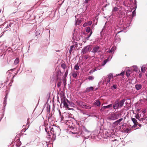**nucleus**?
Returning a JSON list of instances; mask_svg holds the SVG:
<instances>
[{"instance_id": "f257e3e1", "label": "nucleus", "mask_w": 147, "mask_h": 147, "mask_svg": "<svg viewBox=\"0 0 147 147\" xmlns=\"http://www.w3.org/2000/svg\"><path fill=\"white\" fill-rule=\"evenodd\" d=\"M126 99L125 98L119 101V99H116L113 105V108L114 109H118L123 107L124 103L126 101Z\"/></svg>"}, {"instance_id": "f03ea898", "label": "nucleus", "mask_w": 147, "mask_h": 147, "mask_svg": "<svg viewBox=\"0 0 147 147\" xmlns=\"http://www.w3.org/2000/svg\"><path fill=\"white\" fill-rule=\"evenodd\" d=\"M113 77V73H110L109 74L107 75V76H104L102 79V80L100 82L101 83H102L104 84L106 83L107 85L109 86L110 83V80L111 78Z\"/></svg>"}, {"instance_id": "7ed1b4c3", "label": "nucleus", "mask_w": 147, "mask_h": 147, "mask_svg": "<svg viewBox=\"0 0 147 147\" xmlns=\"http://www.w3.org/2000/svg\"><path fill=\"white\" fill-rule=\"evenodd\" d=\"M61 104L60 107L61 108H62V104H63V107L66 109H69V105L68 103L69 100L65 97H63L61 98Z\"/></svg>"}, {"instance_id": "20e7f679", "label": "nucleus", "mask_w": 147, "mask_h": 147, "mask_svg": "<svg viewBox=\"0 0 147 147\" xmlns=\"http://www.w3.org/2000/svg\"><path fill=\"white\" fill-rule=\"evenodd\" d=\"M121 117V114L118 113H113L111 114L107 117L109 120H115Z\"/></svg>"}, {"instance_id": "39448f33", "label": "nucleus", "mask_w": 147, "mask_h": 147, "mask_svg": "<svg viewBox=\"0 0 147 147\" xmlns=\"http://www.w3.org/2000/svg\"><path fill=\"white\" fill-rule=\"evenodd\" d=\"M103 136L105 138H107V137L113 138L114 135H113V133L112 134L111 132H110L109 131L104 130L103 131Z\"/></svg>"}, {"instance_id": "423d86ee", "label": "nucleus", "mask_w": 147, "mask_h": 147, "mask_svg": "<svg viewBox=\"0 0 147 147\" xmlns=\"http://www.w3.org/2000/svg\"><path fill=\"white\" fill-rule=\"evenodd\" d=\"M122 31H123L121 30L120 31L117 32V33L116 34V36L115 37L114 43H116L118 44L120 42L121 39L120 38V36L119 35H117V34L122 32Z\"/></svg>"}, {"instance_id": "0eeeda50", "label": "nucleus", "mask_w": 147, "mask_h": 147, "mask_svg": "<svg viewBox=\"0 0 147 147\" xmlns=\"http://www.w3.org/2000/svg\"><path fill=\"white\" fill-rule=\"evenodd\" d=\"M91 47L90 45H88L85 47L82 50V52L83 54L86 53L89 50Z\"/></svg>"}, {"instance_id": "6e6552de", "label": "nucleus", "mask_w": 147, "mask_h": 147, "mask_svg": "<svg viewBox=\"0 0 147 147\" xmlns=\"http://www.w3.org/2000/svg\"><path fill=\"white\" fill-rule=\"evenodd\" d=\"M92 52L95 54L96 53H100V47L98 46H95L93 49L91 51Z\"/></svg>"}, {"instance_id": "1a4fd4ad", "label": "nucleus", "mask_w": 147, "mask_h": 147, "mask_svg": "<svg viewBox=\"0 0 147 147\" xmlns=\"http://www.w3.org/2000/svg\"><path fill=\"white\" fill-rule=\"evenodd\" d=\"M54 130V131H53L54 134H53V135L55 136L57 135L59 136L60 135V131H61L60 129L56 127V128H55V129Z\"/></svg>"}, {"instance_id": "9d476101", "label": "nucleus", "mask_w": 147, "mask_h": 147, "mask_svg": "<svg viewBox=\"0 0 147 147\" xmlns=\"http://www.w3.org/2000/svg\"><path fill=\"white\" fill-rule=\"evenodd\" d=\"M141 71L143 73H145V71H147V64L143 65L141 67Z\"/></svg>"}, {"instance_id": "9b49d317", "label": "nucleus", "mask_w": 147, "mask_h": 147, "mask_svg": "<svg viewBox=\"0 0 147 147\" xmlns=\"http://www.w3.org/2000/svg\"><path fill=\"white\" fill-rule=\"evenodd\" d=\"M82 108L87 109H91V106L89 105L84 103V104L83 105Z\"/></svg>"}, {"instance_id": "f8f14e48", "label": "nucleus", "mask_w": 147, "mask_h": 147, "mask_svg": "<svg viewBox=\"0 0 147 147\" xmlns=\"http://www.w3.org/2000/svg\"><path fill=\"white\" fill-rule=\"evenodd\" d=\"M131 120L134 123V125L132 127H136L138 124L137 120L134 118H131Z\"/></svg>"}, {"instance_id": "ddd939ff", "label": "nucleus", "mask_w": 147, "mask_h": 147, "mask_svg": "<svg viewBox=\"0 0 147 147\" xmlns=\"http://www.w3.org/2000/svg\"><path fill=\"white\" fill-rule=\"evenodd\" d=\"M84 102L80 100H77L76 101V103L77 105L82 108L83 105L84 104Z\"/></svg>"}, {"instance_id": "4468645a", "label": "nucleus", "mask_w": 147, "mask_h": 147, "mask_svg": "<svg viewBox=\"0 0 147 147\" xmlns=\"http://www.w3.org/2000/svg\"><path fill=\"white\" fill-rule=\"evenodd\" d=\"M71 119H72V118L69 117L68 120H67V124H68V123H69V126L72 125V124H73V123L72 122V121H71Z\"/></svg>"}, {"instance_id": "2eb2a0df", "label": "nucleus", "mask_w": 147, "mask_h": 147, "mask_svg": "<svg viewBox=\"0 0 147 147\" xmlns=\"http://www.w3.org/2000/svg\"><path fill=\"white\" fill-rule=\"evenodd\" d=\"M94 88L93 86H91L90 87L87 88H86L85 90V92H89L91 91Z\"/></svg>"}, {"instance_id": "dca6fc26", "label": "nucleus", "mask_w": 147, "mask_h": 147, "mask_svg": "<svg viewBox=\"0 0 147 147\" xmlns=\"http://www.w3.org/2000/svg\"><path fill=\"white\" fill-rule=\"evenodd\" d=\"M142 87V85L141 84H136L135 85V88L137 90L140 89Z\"/></svg>"}, {"instance_id": "f3484780", "label": "nucleus", "mask_w": 147, "mask_h": 147, "mask_svg": "<svg viewBox=\"0 0 147 147\" xmlns=\"http://www.w3.org/2000/svg\"><path fill=\"white\" fill-rule=\"evenodd\" d=\"M68 103L69 107H71L75 108L76 107V105L71 101L69 100Z\"/></svg>"}, {"instance_id": "a211bd4d", "label": "nucleus", "mask_w": 147, "mask_h": 147, "mask_svg": "<svg viewBox=\"0 0 147 147\" xmlns=\"http://www.w3.org/2000/svg\"><path fill=\"white\" fill-rule=\"evenodd\" d=\"M7 94L4 98L3 102V106L5 107L7 104Z\"/></svg>"}, {"instance_id": "6ab92c4d", "label": "nucleus", "mask_w": 147, "mask_h": 147, "mask_svg": "<svg viewBox=\"0 0 147 147\" xmlns=\"http://www.w3.org/2000/svg\"><path fill=\"white\" fill-rule=\"evenodd\" d=\"M81 18L80 19H76V23L75 24L76 25H79L82 22V20H81Z\"/></svg>"}, {"instance_id": "aec40b11", "label": "nucleus", "mask_w": 147, "mask_h": 147, "mask_svg": "<svg viewBox=\"0 0 147 147\" xmlns=\"http://www.w3.org/2000/svg\"><path fill=\"white\" fill-rule=\"evenodd\" d=\"M110 60L109 59V58H107L106 59L104 60L103 62L101 64V66H104L105 64H106Z\"/></svg>"}, {"instance_id": "412c9836", "label": "nucleus", "mask_w": 147, "mask_h": 147, "mask_svg": "<svg viewBox=\"0 0 147 147\" xmlns=\"http://www.w3.org/2000/svg\"><path fill=\"white\" fill-rule=\"evenodd\" d=\"M9 27L10 28L11 27H12L14 26V24L13 22H10L9 24H7Z\"/></svg>"}, {"instance_id": "4be33fe9", "label": "nucleus", "mask_w": 147, "mask_h": 147, "mask_svg": "<svg viewBox=\"0 0 147 147\" xmlns=\"http://www.w3.org/2000/svg\"><path fill=\"white\" fill-rule=\"evenodd\" d=\"M47 117H48V121L49 122H51L52 121V115L51 116H50V114L47 115Z\"/></svg>"}, {"instance_id": "5701e85b", "label": "nucleus", "mask_w": 147, "mask_h": 147, "mask_svg": "<svg viewBox=\"0 0 147 147\" xmlns=\"http://www.w3.org/2000/svg\"><path fill=\"white\" fill-rule=\"evenodd\" d=\"M94 104L97 106H98L100 105V103L99 100H97L95 101Z\"/></svg>"}, {"instance_id": "b1692460", "label": "nucleus", "mask_w": 147, "mask_h": 147, "mask_svg": "<svg viewBox=\"0 0 147 147\" xmlns=\"http://www.w3.org/2000/svg\"><path fill=\"white\" fill-rule=\"evenodd\" d=\"M117 86L116 84H114L111 87V88L112 90H114L115 89L117 88Z\"/></svg>"}, {"instance_id": "393cba45", "label": "nucleus", "mask_w": 147, "mask_h": 147, "mask_svg": "<svg viewBox=\"0 0 147 147\" xmlns=\"http://www.w3.org/2000/svg\"><path fill=\"white\" fill-rule=\"evenodd\" d=\"M124 72L123 71H122L120 74H116L115 76H114L115 77H116L117 76H124Z\"/></svg>"}, {"instance_id": "a878e982", "label": "nucleus", "mask_w": 147, "mask_h": 147, "mask_svg": "<svg viewBox=\"0 0 147 147\" xmlns=\"http://www.w3.org/2000/svg\"><path fill=\"white\" fill-rule=\"evenodd\" d=\"M131 73V71L130 70H128L126 71V75L127 77H129Z\"/></svg>"}, {"instance_id": "bb28decb", "label": "nucleus", "mask_w": 147, "mask_h": 147, "mask_svg": "<svg viewBox=\"0 0 147 147\" xmlns=\"http://www.w3.org/2000/svg\"><path fill=\"white\" fill-rule=\"evenodd\" d=\"M19 59L17 58L15 60V61H14V63L15 65H16L18 63H19Z\"/></svg>"}, {"instance_id": "cd10ccee", "label": "nucleus", "mask_w": 147, "mask_h": 147, "mask_svg": "<svg viewBox=\"0 0 147 147\" xmlns=\"http://www.w3.org/2000/svg\"><path fill=\"white\" fill-rule=\"evenodd\" d=\"M74 48V45H72L71 46L70 48V49L69 50V53H70V54L71 53V52H72L73 49Z\"/></svg>"}, {"instance_id": "c85d7f7f", "label": "nucleus", "mask_w": 147, "mask_h": 147, "mask_svg": "<svg viewBox=\"0 0 147 147\" xmlns=\"http://www.w3.org/2000/svg\"><path fill=\"white\" fill-rule=\"evenodd\" d=\"M55 128H56L55 127H51L50 129V132L52 134H54V132L53 131H54V129H55Z\"/></svg>"}, {"instance_id": "c756f323", "label": "nucleus", "mask_w": 147, "mask_h": 147, "mask_svg": "<svg viewBox=\"0 0 147 147\" xmlns=\"http://www.w3.org/2000/svg\"><path fill=\"white\" fill-rule=\"evenodd\" d=\"M72 75L74 78H76L77 76V74L76 72H74L72 73Z\"/></svg>"}, {"instance_id": "7c9ffc66", "label": "nucleus", "mask_w": 147, "mask_h": 147, "mask_svg": "<svg viewBox=\"0 0 147 147\" xmlns=\"http://www.w3.org/2000/svg\"><path fill=\"white\" fill-rule=\"evenodd\" d=\"M74 32H75V30H74ZM77 34L76 32H74L73 33V38L74 39L77 38Z\"/></svg>"}, {"instance_id": "2f4dec72", "label": "nucleus", "mask_w": 147, "mask_h": 147, "mask_svg": "<svg viewBox=\"0 0 147 147\" xmlns=\"http://www.w3.org/2000/svg\"><path fill=\"white\" fill-rule=\"evenodd\" d=\"M94 78V77L92 76H90L88 77V79L89 80H93Z\"/></svg>"}, {"instance_id": "473e14b6", "label": "nucleus", "mask_w": 147, "mask_h": 147, "mask_svg": "<svg viewBox=\"0 0 147 147\" xmlns=\"http://www.w3.org/2000/svg\"><path fill=\"white\" fill-rule=\"evenodd\" d=\"M47 112L49 113L50 112V105H48L47 107Z\"/></svg>"}, {"instance_id": "72a5a7b5", "label": "nucleus", "mask_w": 147, "mask_h": 147, "mask_svg": "<svg viewBox=\"0 0 147 147\" xmlns=\"http://www.w3.org/2000/svg\"><path fill=\"white\" fill-rule=\"evenodd\" d=\"M112 104H110L106 106H104L105 109L109 108L110 107H112Z\"/></svg>"}, {"instance_id": "f704fd0d", "label": "nucleus", "mask_w": 147, "mask_h": 147, "mask_svg": "<svg viewBox=\"0 0 147 147\" xmlns=\"http://www.w3.org/2000/svg\"><path fill=\"white\" fill-rule=\"evenodd\" d=\"M134 68V70L136 71H138V67L136 65H134L133 66Z\"/></svg>"}, {"instance_id": "c9c22d12", "label": "nucleus", "mask_w": 147, "mask_h": 147, "mask_svg": "<svg viewBox=\"0 0 147 147\" xmlns=\"http://www.w3.org/2000/svg\"><path fill=\"white\" fill-rule=\"evenodd\" d=\"M83 130L86 132L87 133H89L90 131H88L85 127V126H83Z\"/></svg>"}, {"instance_id": "e433bc0d", "label": "nucleus", "mask_w": 147, "mask_h": 147, "mask_svg": "<svg viewBox=\"0 0 147 147\" xmlns=\"http://www.w3.org/2000/svg\"><path fill=\"white\" fill-rule=\"evenodd\" d=\"M118 10V8L116 7H114L112 9L113 11H116Z\"/></svg>"}, {"instance_id": "4c0bfd02", "label": "nucleus", "mask_w": 147, "mask_h": 147, "mask_svg": "<svg viewBox=\"0 0 147 147\" xmlns=\"http://www.w3.org/2000/svg\"><path fill=\"white\" fill-rule=\"evenodd\" d=\"M146 117H145L144 118H142V122L143 123H146V121H147V119H146Z\"/></svg>"}, {"instance_id": "58836bf2", "label": "nucleus", "mask_w": 147, "mask_h": 147, "mask_svg": "<svg viewBox=\"0 0 147 147\" xmlns=\"http://www.w3.org/2000/svg\"><path fill=\"white\" fill-rule=\"evenodd\" d=\"M86 32L88 33H89L90 32V29L89 27H88L86 28Z\"/></svg>"}, {"instance_id": "ea45409f", "label": "nucleus", "mask_w": 147, "mask_h": 147, "mask_svg": "<svg viewBox=\"0 0 147 147\" xmlns=\"http://www.w3.org/2000/svg\"><path fill=\"white\" fill-rule=\"evenodd\" d=\"M74 69L76 70H78L79 69V67L77 64H76L74 66Z\"/></svg>"}, {"instance_id": "a19ab883", "label": "nucleus", "mask_w": 147, "mask_h": 147, "mask_svg": "<svg viewBox=\"0 0 147 147\" xmlns=\"http://www.w3.org/2000/svg\"><path fill=\"white\" fill-rule=\"evenodd\" d=\"M119 124V123H117V121L113 122V125H115V126H117Z\"/></svg>"}, {"instance_id": "79ce46f5", "label": "nucleus", "mask_w": 147, "mask_h": 147, "mask_svg": "<svg viewBox=\"0 0 147 147\" xmlns=\"http://www.w3.org/2000/svg\"><path fill=\"white\" fill-rule=\"evenodd\" d=\"M105 109L104 106L102 107L100 109V111L101 112L103 111Z\"/></svg>"}, {"instance_id": "37998d69", "label": "nucleus", "mask_w": 147, "mask_h": 147, "mask_svg": "<svg viewBox=\"0 0 147 147\" xmlns=\"http://www.w3.org/2000/svg\"><path fill=\"white\" fill-rule=\"evenodd\" d=\"M61 66L64 69H65L66 67V66L64 64H61Z\"/></svg>"}, {"instance_id": "c03bdc74", "label": "nucleus", "mask_w": 147, "mask_h": 147, "mask_svg": "<svg viewBox=\"0 0 147 147\" xmlns=\"http://www.w3.org/2000/svg\"><path fill=\"white\" fill-rule=\"evenodd\" d=\"M123 120V119L120 118L119 119L117 120V123H118L119 124Z\"/></svg>"}, {"instance_id": "a18cd8bd", "label": "nucleus", "mask_w": 147, "mask_h": 147, "mask_svg": "<svg viewBox=\"0 0 147 147\" xmlns=\"http://www.w3.org/2000/svg\"><path fill=\"white\" fill-rule=\"evenodd\" d=\"M114 51V49H113V48H112L111 49L109 50L108 52H109V53H111L112 52Z\"/></svg>"}, {"instance_id": "49530a36", "label": "nucleus", "mask_w": 147, "mask_h": 147, "mask_svg": "<svg viewBox=\"0 0 147 147\" xmlns=\"http://www.w3.org/2000/svg\"><path fill=\"white\" fill-rule=\"evenodd\" d=\"M135 117L136 119L139 120V119L140 118V117L139 116L138 114H137L135 116Z\"/></svg>"}, {"instance_id": "de8ad7c7", "label": "nucleus", "mask_w": 147, "mask_h": 147, "mask_svg": "<svg viewBox=\"0 0 147 147\" xmlns=\"http://www.w3.org/2000/svg\"><path fill=\"white\" fill-rule=\"evenodd\" d=\"M40 34V33L39 31H36V32L35 33V35L36 36H38V35H39Z\"/></svg>"}, {"instance_id": "09e8293b", "label": "nucleus", "mask_w": 147, "mask_h": 147, "mask_svg": "<svg viewBox=\"0 0 147 147\" xmlns=\"http://www.w3.org/2000/svg\"><path fill=\"white\" fill-rule=\"evenodd\" d=\"M92 23V21H90L88 22L87 23V24H88V25H90Z\"/></svg>"}, {"instance_id": "8fccbe9b", "label": "nucleus", "mask_w": 147, "mask_h": 147, "mask_svg": "<svg viewBox=\"0 0 147 147\" xmlns=\"http://www.w3.org/2000/svg\"><path fill=\"white\" fill-rule=\"evenodd\" d=\"M97 70V69H92V70L90 71L89 73H90V72L91 71H92V73L94 72Z\"/></svg>"}, {"instance_id": "3c124183", "label": "nucleus", "mask_w": 147, "mask_h": 147, "mask_svg": "<svg viewBox=\"0 0 147 147\" xmlns=\"http://www.w3.org/2000/svg\"><path fill=\"white\" fill-rule=\"evenodd\" d=\"M61 82H59L57 84V86L58 87H59L61 86Z\"/></svg>"}, {"instance_id": "603ef678", "label": "nucleus", "mask_w": 147, "mask_h": 147, "mask_svg": "<svg viewBox=\"0 0 147 147\" xmlns=\"http://www.w3.org/2000/svg\"><path fill=\"white\" fill-rule=\"evenodd\" d=\"M90 1V0H85V1H84V3H87Z\"/></svg>"}, {"instance_id": "864d4df0", "label": "nucleus", "mask_w": 147, "mask_h": 147, "mask_svg": "<svg viewBox=\"0 0 147 147\" xmlns=\"http://www.w3.org/2000/svg\"><path fill=\"white\" fill-rule=\"evenodd\" d=\"M142 73H140L139 74V77L140 78L142 76Z\"/></svg>"}, {"instance_id": "5fc2aeb1", "label": "nucleus", "mask_w": 147, "mask_h": 147, "mask_svg": "<svg viewBox=\"0 0 147 147\" xmlns=\"http://www.w3.org/2000/svg\"><path fill=\"white\" fill-rule=\"evenodd\" d=\"M83 113V114H84V115H87V117H88V116H90V115H89L88 114H86V113H85V112H83V113Z\"/></svg>"}, {"instance_id": "6e6d98bb", "label": "nucleus", "mask_w": 147, "mask_h": 147, "mask_svg": "<svg viewBox=\"0 0 147 147\" xmlns=\"http://www.w3.org/2000/svg\"><path fill=\"white\" fill-rule=\"evenodd\" d=\"M68 73V70H67L66 71V72L65 73V76H67V75Z\"/></svg>"}, {"instance_id": "4d7b16f0", "label": "nucleus", "mask_w": 147, "mask_h": 147, "mask_svg": "<svg viewBox=\"0 0 147 147\" xmlns=\"http://www.w3.org/2000/svg\"><path fill=\"white\" fill-rule=\"evenodd\" d=\"M87 25H88L87 24V23H84L83 25V27H85Z\"/></svg>"}, {"instance_id": "13d9d810", "label": "nucleus", "mask_w": 147, "mask_h": 147, "mask_svg": "<svg viewBox=\"0 0 147 147\" xmlns=\"http://www.w3.org/2000/svg\"><path fill=\"white\" fill-rule=\"evenodd\" d=\"M27 124H28L30 122H29V118H28L27 120Z\"/></svg>"}, {"instance_id": "bf43d9fd", "label": "nucleus", "mask_w": 147, "mask_h": 147, "mask_svg": "<svg viewBox=\"0 0 147 147\" xmlns=\"http://www.w3.org/2000/svg\"><path fill=\"white\" fill-rule=\"evenodd\" d=\"M126 123H124V124H122V125H121V127H124V126H125L126 125Z\"/></svg>"}, {"instance_id": "052dcab7", "label": "nucleus", "mask_w": 147, "mask_h": 147, "mask_svg": "<svg viewBox=\"0 0 147 147\" xmlns=\"http://www.w3.org/2000/svg\"><path fill=\"white\" fill-rule=\"evenodd\" d=\"M138 120L141 123L142 121V118H140Z\"/></svg>"}, {"instance_id": "680f3d73", "label": "nucleus", "mask_w": 147, "mask_h": 147, "mask_svg": "<svg viewBox=\"0 0 147 147\" xmlns=\"http://www.w3.org/2000/svg\"><path fill=\"white\" fill-rule=\"evenodd\" d=\"M92 34V31H91L90 32V34H89V35L88 36V37H90V36H91Z\"/></svg>"}, {"instance_id": "e2e57ef3", "label": "nucleus", "mask_w": 147, "mask_h": 147, "mask_svg": "<svg viewBox=\"0 0 147 147\" xmlns=\"http://www.w3.org/2000/svg\"><path fill=\"white\" fill-rule=\"evenodd\" d=\"M16 3L17 2L16 1L14 2L13 3V5L15 6H16L17 5L16 4Z\"/></svg>"}, {"instance_id": "0e129e2a", "label": "nucleus", "mask_w": 147, "mask_h": 147, "mask_svg": "<svg viewBox=\"0 0 147 147\" xmlns=\"http://www.w3.org/2000/svg\"><path fill=\"white\" fill-rule=\"evenodd\" d=\"M105 26H104L103 27V28L102 29V31H101V32H100V33L102 32H103V31H104V29H105Z\"/></svg>"}, {"instance_id": "69168bd1", "label": "nucleus", "mask_w": 147, "mask_h": 147, "mask_svg": "<svg viewBox=\"0 0 147 147\" xmlns=\"http://www.w3.org/2000/svg\"><path fill=\"white\" fill-rule=\"evenodd\" d=\"M84 57L86 59H87L88 58V56H87V55H85L84 56Z\"/></svg>"}, {"instance_id": "338daca9", "label": "nucleus", "mask_w": 147, "mask_h": 147, "mask_svg": "<svg viewBox=\"0 0 147 147\" xmlns=\"http://www.w3.org/2000/svg\"><path fill=\"white\" fill-rule=\"evenodd\" d=\"M48 129V128H45V131L47 133H48V131H47V130Z\"/></svg>"}, {"instance_id": "774afa93", "label": "nucleus", "mask_w": 147, "mask_h": 147, "mask_svg": "<svg viewBox=\"0 0 147 147\" xmlns=\"http://www.w3.org/2000/svg\"><path fill=\"white\" fill-rule=\"evenodd\" d=\"M137 125H138V126H139L140 127H141L142 126V125L141 124H139L138 123V124Z\"/></svg>"}]
</instances>
